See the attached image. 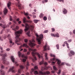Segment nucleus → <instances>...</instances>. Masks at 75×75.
Listing matches in <instances>:
<instances>
[{"mask_svg": "<svg viewBox=\"0 0 75 75\" xmlns=\"http://www.w3.org/2000/svg\"><path fill=\"white\" fill-rule=\"evenodd\" d=\"M14 67H12L9 69V72H10V71H11L12 72L14 73V70H13V69H14Z\"/></svg>", "mask_w": 75, "mask_h": 75, "instance_id": "17", "label": "nucleus"}, {"mask_svg": "<svg viewBox=\"0 0 75 75\" xmlns=\"http://www.w3.org/2000/svg\"><path fill=\"white\" fill-rule=\"evenodd\" d=\"M29 67V63H27V64L26 65V69H28Z\"/></svg>", "mask_w": 75, "mask_h": 75, "instance_id": "28", "label": "nucleus"}, {"mask_svg": "<svg viewBox=\"0 0 75 75\" xmlns=\"http://www.w3.org/2000/svg\"><path fill=\"white\" fill-rule=\"evenodd\" d=\"M66 45L67 46V47L68 48H69V44L67 43L66 44Z\"/></svg>", "mask_w": 75, "mask_h": 75, "instance_id": "35", "label": "nucleus"}, {"mask_svg": "<svg viewBox=\"0 0 75 75\" xmlns=\"http://www.w3.org/2000/svg\"><path fill=\"white\" fill-rule=\"evenodd\" d=\"M30 31H29L27 33V34L28 36H30V35H29V34H30Z\"/></svg>", "mask_w": 75, "mask_h": 75, "instance_id": "50", "label": "nucleus"}, {"mask_svg": "<svg viewBox=\"0 0 75 75\" xmlns=\"http://www.w3.org/2000/svg\"><path fill=\"white\" fill-rule=\"evenodd\" d=\"M33 21L35 23H38V20H34Z\"/></svg>", "mask_w": 75, "mask_h": 75, "instance_id": "31", "label": "nucleus"}, {"mask_svg": "<svg viewBox=\"0 0 75 75\" xmlns=\"http://www.w3.org/2000/svg\"><path fill=\"white\" fill-rule=\"evenodd\" d=\"M18 72L19 74H21V69H19L18 70Z\"/></svg>", "mask_w": 75, "mask_h": 75, "instance_id": "47", "label": "nucleus"}, {"mask_svg": "<svg viewBox=\"0 0 75 75\" xmlns=\"http://www.w3.org/2000/svg\"><path fill=\"white\" fill-rule=\"evenodd\" d=\"M43 19H44V21H46V20H47V17L46 16H44L43 17Z\"/></svg>", "mask_w": 75, "mask_h": 75, "instance_id": "33", "label": "nucleus"}, {"mask_svg": "<svg viewBox=\"0 0 75 75\" xmlns=\"http://www.w3.org/2000/svg\"><path fill=\"white\" fill-rule=\"evenodd\" d=\"M9 19L10 21H12V20H13V19H12V17L11 16H9Z\"/></svg>", "mask_w": 75, "mask_h": 75, "instance_id": "37", "label": "nucleus"}, {"mask_svg": "<svg viewBox=\"0 0 75 75\" xmlns=\"http://www.w3.org/2000/svg\"><path fill=\"white\" fill-rule=\"evenodd\" d=\"M38 69V67L37 66H35L34 67V69H31V71H32V72H33L34 71L35 69H35Z\"/></svg>", "mask_w": 75, "mask_h": 75, "instance_id": "19", "label": "nucleus"}, {"mask_svg": "<svg viewBox=\"0 0 75 75\" xmlns=\"http://www.w3.org/2000/svg\"><path fill=\"white\" fill-rule=\"evenodd\" d=\"M66 65H67V66H69V67H70L71 65L68 64V63H66Z\"/></svg>", "mask_w": 75, "mask_h": 75, "instance_id": "48", "label": "nucleus"}, {"mask_svg": "<svg viewBox=\"0 0 75 75\" xmlns=\"http://www.w3.org/2000/svg\"><path fill=\"white\" fill-rule=\"evenodd\" d=\"M36 40L38 41V44H41V41H42V39L43 38V35L41 34L40 35L36 34Z\"/></svg>", "mask_w": 75, "mask_h": 75, "instance_id": "4", "label": "nucleus"}, {"mask_svg": "<svg viewBox=\"0 0 75 75\" xmlns=\"http://www.w3.org/2000/svg\"><path fill=\"white\" fill-rule=\"evenodd\" d=\"M6 56L7 54H5L4 55V56L2 58V60L3 61V63L4 64H5L7 65H8V64H9V62H7L6 61Z\"/></svg>", "mask_w": 75, "mask_h": 75, "instance_id": "6", "label": "nucleus"}, {"mask_svg": "<svg viewBox=\"0 0 75 75\" xmlns=\"http://www.w3.org/2000/svg\"><path fill=\"white\" fill-rule=\"evenodd\" d=\"M16 1H17V3H16V5L19 8V9H21V3H20V0H16Z\"/></svg>", "mask_w": 75, "mask_h": 75, "instance_id": "9", "label": "nucleus"}, {"mask_svg": "<svg viewBox=\"0 0 75 75\" xmlns=\"http://www.w3.org/2000/svg\"><path fill=\"white\" fill-rule=\"evenodd\" d=\"M0 26L1 27L3 28H6L7 27V25L6 24H3L2 23H0Z\"/></svg>", "mask_w": 75, "mask_h": 75, "instance_id": "14", "label": "nucleus"}, {"mask_svg": "<svg viewBox=\"0 0 75 75\" xmlns=\"http://www.w3.org/2000/svg\"><path fill=\"white\" fill-rule=\"evenodd\" d=\"M67 41H65V42H64V44H67Z\"/></svg>", "mask_w": 75, "mask_h": 75, "instance_id": "60", "label": "nucleus"}, {"mask_svg": "<svg viewBox=\"0 0 75 75\" xmlns=\"http://www.w3.org/2000/svg\"><path fill=\"white\" fill-rule=\"evenodd\" d=\"M12 29L13 30H14V31H16V30L18 29V26H16V28H12Z\"/></svg>", "mask_w": 75, "mask_h": 75, "instance_id": "25", "label": "nucleus"}, {"mask_svg": "<svg viewBox=\"0 0 75 75\" xmlns=\"http://www.w3.org/2000/svg\"><path fill=\"white\" fill-rule=\"evenodd\" d=\"M53 69L55 71H57V70H58V69H57V67H55V66H54L53 67Z\"/></svg>", "mask_w": 75, "mask_h": 75, "instance_id": "29", "label": "nucleus"}, {"mask_svg": "<svg viewBox=\"0 0 75 75\" xmlns=\"http://www.w3.org/2000/svg\"><path fill=\"white\" fill-rule=\"evenodd\" d=\"M14 43H12V45L10 44V47H12V46H13V45H14Z\"/></svg>", "mask_w": 75, "mask_h": 75, "instance_id": "40", "label": "nucleus"}, {"mask_svg": "<svg viewBox=\"0 0 75 75\" xmlns=\"http://www.w3.org/2000/svg\"><path fill=\"white\" fill-rule=\"evenodd\" d=\"M20 67L21 68V69H24V67L22 65L20 66Z\"/></svg>", "mask_w": 75, "mask_h": 75, "instance_id": "45", "label": "nucleus"}, {"mask_svg": "<svg viewBox=\"0 0 75 75\" xmlns=\"http://www.w3.org/2000/svg\"><path fill=\"white\" fill-rule=\"evenodd\" d=\"M24 14L25 15V16H28V13L27 12L26 13H25V12H24Z\"/></svg>", "mask_w": 75, "mask_h": 75, "instance_id": "39", "label": "nucleus"}, {"mask_svg": "<svg viewBox=\"0 0 75 75\" xmlns=\"http://www.w3.org/2000/svg\"><path fill=\"white\" fill-rule=\"evenodd\" d=\"M48 19L49 20H51V16L50 15H49L48 17Z\"/></svg>", "mask_w": 75, "mask_h": 75, "instance_id": "36", "label": "nucleus"}, {"mask_svg": "<svg viewBox=\"0 0 75 75\" xmlns=\"http://www.w3.org/2000/svg\"><path fill=\"white\" fill-rule=\"evenodd\" d=\"M50 56L52 57H55V55L52 54H50Z\"/></svg>", "mask_w": 75, "mask_h": 75, "instance_id": "42", "label": "nucleus"}, {"mask_svg": "<svg viewBox=\"0 0 75 75\" xmlns=\"http://www.w3.org/2000/svg\"><path fill=\"white\" fill-rule=\"evenodd\" d=\"M67 12L68 11H67V10L65 8H64L63 9V14H66L67 13Z\"/></svg>", "mask_w": 75, "mask_h": 75, "instance_id": "16", "label": "nucleus"}, {"mask_svg": "<svg viewBox=\"0 0 75 75\" xmlns=\"http://www.w3.org/2000/svg\"><path fill=\"white\" fill-rule=\"evenodd\" d=\"M36 14V13L34 12H33L32 13V14H33V15H34L35 14Z\"/></svg>", "mask_w": 75, "mask_h": 75, "instance_id": "58", "label": "nucleus"}, {"mask_svg": "<svg viewBox=\"0 0 75 75\" xmlns=\"http://www.w3.org/2000/svg\"><path fill=\"white\" fill-rule=\"evenodd\" d=\"M11 5V2H9L7 4V7L10 10L11 8H10V5Z\"/></svg>", "mask_w": 75, "mask_h": 75, "instance_id": "18", "label": "nucleus"}, {"mask_svg": "<svg viewBox=\"0 0 75 75\" xmlns=\"http://www.w3.org/2000/svg\"><path fill=\"white\" fill-rule=\"evenodd\" d=\"M11 59L13 62V63H15V64L16 66H17V67L18 66V64L17 63V62H15V61H14V59H15L14 58V57L13 56H12L11 57Z\"/></svg>", "mask_w": 75, "mask_h": 75, "instance_id": "11", "label": "nucleus"}, {"mask_svg": "<svg viewBox=\"0 0 75 75\" xmlns=\"http://www.w3.org/2000/svg\"><path fill=\"white\" fill-rule=\"evenodd\" d=\"M48 0H45V3H47L48 2Z\"/></svg>", "mask_w": 75, "mask_h": 75, "instance_id": "63", "label": "nucleus"}, {"mask_svg": "<svg viewBox=\"0 0 75 75\" xmlns=\"http://www.w3.org/2000/svg\"><path fill=\"white\" fill-rule=\"evenodd\" d=\"M28 50L29 52H28L27 53V55H30V52H31V51H32V54L33 57H34L35 60H36L37 59V58H36V57H35V55H37V56H38V57L39 58H41V57L42 58V56L40 55L39 53L36 52V51H37V50L36 49H32L29 48Z\"/></svg>", "mask_w": 75, "mask_h": 75, "instance_id": "2", "label": "nucleus"}, {"mask_svg": "<svg viewBox=\"0 0 75 75\" xmlns=\"http://www.w3.org/2000/svg\"><path fill=\"white\" fill-rule=\"evenodd\" d=\"M26 18H24L23 21V23H24L25 24V25H24L22 24V25L23 27H24L25 26V29L24 30L25 32H27L28 30H29V29L30 28V30H31V31H33L34 30V26L33 25H28V23H31L32 22V21H26Z\"/></svg>", "mask_w": 75, "mask_h": 75, "instance_id": "1", "label": "nucleus"}, {"mask_svg": "<svg viewBox=\"0 0 75 75\" xmlns=\"http://www.w3.org/2000/svg\"><path fill=\"white\" fill-rule=\"evenodd\" d=\"M39 72L40 75H46L47 74H50V71H47L46 72L45 71L43 72L41 71H39Z\"/></svg>", "mask_w": 75, "mask_h": 75, "instance_id": "8", "label": "nucleus"}, {"mask_svg": "<svg viewBox=\"0 0 75 75\" xmlns=\"http://www.w3.org/2000/svg\"><path fill=\"white\" fill-rule=\"evenodd\" d=\"M69 34H70V35H72V32H71V31L70 32Z\"/></svg>", "mask_w": 75, "mask_h": 75, "instance_id": "57", "label": "nucleus"}, {"mask_svg": "<svg viewBox=\"0 0 75 75\" xmlns=\"http://www.w3.org/2000/svg\"><path fill=\"white\" fill-rule=\"evenodd\" d=\"M44 64L45 65H47V62H45L44 63V62L43 60L39 64L40 65H41V64Z\"/></svg>", "mask_w": 75, "mask_h": 75, "instance_id": "15", "label": "nucleus"}, {"mask_svg": "<svg viewBox=\"0 0 75 75\" xmlns=\"http://www.w3.org/2000/svg\"><path fill=\"white\" fill-rule=\"evenodd\" d=\"M29 45L30 46V47H33L35 45V44L33 43V42H35V40L34 39H33L32 41L29 40Z\"/></svg>", "mask_w": 75, "mask_h": 75, "instance_id": "7", "label": "nucleus"}, {"mask_svg": "<svg viewBox=\"0 0 75 75\" xmlns=\"http://www.w3.org/2000/svg\"><path fill=\"white\" fill-rule=\"evenodd\" d=\"M2 52H3V51H1V53H0V56H3L2 58H3V56H4V54H1V53H2Z\"/></svg>", "mask_w": 75, "mask_h": 75, "instance_id": "27", "label": "nucleus"}, {"mask_svg": "<svg viewBox=\"0 0 75 75\" xmlns=\"http://www.w3.org/2000/svg\"><path fill=\"white\" fill-rule=\"evenodd\" d=\"M51 36H52V37H55V35L53 33H51Z\"/></svg>", "mask_w": 75, "mask_h": 75, "instance_id": "41", "label": "nucleus"}, {"mask_svg": "<svg viewBox=\"0 0 75 75\" xmlns=\"http://www.w3.org/2000/svg\"><path fill=\"white\" fill-rule=\"evenodd\" d=\"M23 47H25L26 48H28L29 47H28V46L27 45V44H24L23 45Z\"/></svg>", "mask_w": 75, "mask_h": 75, "instance_id": "23", "label": "nucleus"}, {"mask_svg": "<svg viewBox=\"0 0 75 75\" xmlns=\"http://www.w3.org/2000/svg\"><path fill=\"white\" fill-rule=\"evenodd\" d=\"M70 53L72 55H75V52H74L72 50L70 51Z\"/></svg>", "mask_w": 75, "mask_h": 75, "instance_id": "24", "label": "nucleus"}, {"mask_svg": "<svg viewBox=\"0 0 75 75\" xmlns=\"http://www.w3.org/2000/svg\"><path fill=\"white\" fill-rule=\"evenodd\" d=\"M34 74L35 75H36V74H38V71H35L34 72Z\"/></svg>", "mask_w": 75, "mask_h": 75, "instance_id": "32", "label": "nucleus"}, {"mask_svg": "<svg viewBox=\"0 0 75 75\" xmlns=\"http://www.w3.org/2000/svg\"><path fill=\"white\" fill-rule=\"evenodd\" d=\"M0 71L1 72V74L2 75H4L5 74V73L4 71L2 69H1L0 70Z\"/></svg>", "mask_w": 75, "mask_h": 75, "instance_id": "20", "label": "nucleus"}, {"mask_svg": "<svg viewBox=\"0 0 75 75\" xmlns=\"http://www.w3.org/2000/svg\"><path fill=\"white\" fill-rule=\"evenodd\" d=\"M1 69H4V66H3V65H2L1 66Z\"/></svg>", "mask_w": 75, "mask_h": 75, "instance_id": "59", "label": "nucleus"}, {"mask_svg": "<svg viewBox=\"0 0 75 75\" xmlns=\"http://www.w3.org/2000/svg\"><path fill=\"white\" fill-rule=\"evenodd\" d=\"M52 32H54L55 31V29L54 28H52Z\"/></svg>", "mask_w": 75, "mask_h": 75, "instance_id": "49", "label": "nucleus"}, {"mask_svg": "<svg viewBox=\"0 0 75 75\" xmlns=\"http://www.w3.org/2000/svg\"><path fill=\"white\" fill-rule=\"evenodd\" d=\"M45 59L46 60H48V57H47V55H48V54L47 53H45Z\"/></svg>", "mask_w": 75, "mask_h": 75, "instance_id": "22", "label": "nucleus"}, {"mask_svg": "<svg viewBox=\"0 0 75 75\" xmlns=\"http://www.w3.org/2000/svg\"><path fill=\"white\" fill-rule=\"evenodd\" d=\"M20 20V19H19V18H18L16 19V21H18Z\"/></svg>", "mask_w": 75, "mask_h": 75, "instance_id": "61", "label": "nucleus"}, {"mask_svg": "<svg viewBox=\"0 0 75 75\" xmlns=\"http://www.w3.org/2000/svg\"><path fill=\"white\" fill-rule=\"evenodd\" d=\"M4 14H6L7 13V9L6 8H5L4 9Z\"/></svg>", "mask_w": 75, "mask_h": 75, "instance_id": "21", "label": "nucleus"}, {"mask_svg": "<svg viewBox=\"0 0 75 75\" xmlns=\"http://www.w3.org/2000/svg\"><path fill=\"white\" fill-rule=\"evenodd\" d=\"M48 30H45L44 33H48Z\"/></svg>", "mask_w": 75, "mask_h": 75, "instance_id": "44", "label": "nucleus"}, {"mask_svg": "<svg viewBox=\"0 0 75 75\" xmlns=\"http://www.w3.org/2000/svg\"><path fill=\"white\" fill-rule=\"evenodd\" d=\"M24 41L25 42H28V40L27 39H25Z\"/></svg>", "mask_w": 75, "mask_h": 75, "instance_id": "38", "label": "nucleus"}, {"mask_svg": "<svg viewBox=\"0 0 75 75\" xmlns=\"http://www.w3.org/2000/svg\"><path fill=\"white\" fill-rule=\"evenodd\" d=\"M7 37L8 38L10 44H13V41H12V39L11 38V37H10V35H8L7 36Z\"/></svg>", "mask_w": 75, "mask_h": 75, "instance_id": "13", "label": "nucleus"}, {"mask_svg": "<svg viewBox=\"0 0 75 75\" xmlns=\"http://www.w3.org/2000/svg\"><path fill=\"white\" fill-rule=\"evenodd\" d=\"M0 40L1 41H3V39H1L0 36Z\"/></svg>", "mask_w": 75, "mask_h": 75, "instance_id": "54", "label": "nucleus"}, {"mask_svg": "<svg viewBox=\"0 0 75 75\" xmlns=\"http://www.w3.org/2000/svg\"><path fill=\"white\" fill-rule=\"evenodd\" d=\"M22 33H23V30L21 29L17 31H15V35H16L15 43H17L18 45H20V44L18 43L20 42V41L21 40V39L19 38V37L20 35V34H22Z\"/></svg>", "mask_w": 75, "mask_h": 75, "instance_id": "3", "label": "nucleus"}, {"mask_svg": "<svg viewBox=\"0 0 75 75\" xmlns=\"http://www.w3.org/2000/svg\"><path fill=\"white\" fill-rule=\"evenodd\" d=\"M71 41H72V40L71 39L69 40H68V42H71Z\"/></svg>", "mask_w": 75, "mask_h": 75, "instance_id": "51", "label": "nucleus"}, {"mask_svg": "<svg viewBox=\"0 0 75 75\" xmlns=\"http://www.w3.org/2000/svg\"><path fill=\"white\" fill-rule=\"evenodd\" d=\"M56 61H57V63L58 64V65H59V66H61V65H64V62H62L61 64V60H60L58 59H56Z\"/></svg>", "mask_w": 75, "mask_h": 75, "instance_id": "10", "label": "nucleus"}, {"mask_svg": "<svg viewBox=\"0 0 75 75\" xmlns=\"http://www.w3.org/2000/svg\"><path fill=\"white\" fill-rule=\"evenodd\" d=\"M3 30H1V33H0V34H2V33H3Z\"/></svg>", "mask_w": 75, "mask_h": 75, "instance_id": "62", "label": "nucleus"}, {"mask_svg": "<svg viewBox=\"0 0 75 75\" xmlns=\"http://www.w3.org/2000/svg\"><path fill=\"white\" fill-rule=\"evenodd\" d=\"M59 1H60V2H61L62 1V2H63V3H64V0H59Z\"/></svg>", "mask_w": 75, "mask_h": 75, "instance_id": "52", "label": "nucleus"}, {"mask_svg": "<svg viewBox=\"0 0 75 75\" xmlns=\"http://www.w3.org/2000/svg\"><path fill=\"white\" fill-rule=\"evenodd\" d=\"M69 57H72V55L70 54H69Z\"/></svg>", "mask_w": 75, "mask_h": 75, "instance_id": "56", "label": "nucleus"}, {"mask_svg": "<svg viewBox=\"0 0 75 75\" xmlns=\"http://www.w3.org/2000/svg\"><path fill=\"white\" fill-rule=\"evenodd\" d=\"M43 16H44V15H43V14L41 13V14L39 16H40V18L43 17Z\"/></svg>", "mask_w": 75, "mask_h": 75, "instance_id": "34", "label": "nucleus"}, {"mask_svg": "<svg viewBox=\"0 0 75 75\" xmlns=\"http://www.w3.org/2000/svg\"><path fill=\"white\" fill-rule=\"evenodd\" d=\"M55 37H57V38H59V34L57 33L55 34Z\"/></svg>", "mask_w": 75, "mask_h": 75, "instance_id": "26", "label": "nucleus"}, {"mask_svg": "<svg viewBox=\"0 0 75 75\" xmlns=\"http://www.w3.org/2000/svg\"><path fill=\"white\" fill-rule=\"evenodd\" d=\"M55 57H54L53 59H51V61H55Z\"/></svg>", "mask_w": 75, "mask_h": 75, "instance_id": "43", "label": "nucleus"}, {"mask_svg": "<svg viewBox=\"0 0 75 75\" xmlns=\"http://www.w3.org/2000/svg\"><path fill=\"white\" fill-rule=\"evenodd\" d=\"M32 6V4H29V6L30 7H31Z\"/></svg>", "mask_w": 75, "mask_h": 75, "instance_id": "64", "label": "nucleus"}, {"mask_svg": "<svg viewBox=\"0 0 75 75\" xmlns=\"http://www.w3.org/2000/svg\"><path fill=\"white\" fill-rule=\"evenodd\" d=\"M56 47H57V49L58 50H59V44H57L56 45Z\"/></svg>", "mask_w": 75, "mask_h": 75, "instance_id": "30", "label": "nucleus"}, {"mask_svg": "<svg viewBox=\"0 0 75 75\" xmlns=\"http://www.w3.org/2000/svg\"><path fill=\"white\" fill-rule=\"evenodd\" d=\"M18 56L19 57H21L22 58H23L24 59H23V62H25V61H26V59H27V57L24 56L23 55H22L20 53V52L19 51L18 52Z\"/></svg>", "mask_w": 75, "mask_h": 75, "instance_id": "5", "label": "nucleus"}, {"mask_svg": "<svg viewBox=\"0 0 75 75\" xmlns=\"http://www.w3.org/2000/svg\"><path fill=\"white\" fill-rule=\"evenodd\" d=\"M33 18H36V17H37V16H36L35 15H33Z\"/></svg>", "mask_w": 75, "mask_h": 75, "instance_id": "46", "label": "nucleus"}, {"mask_svg": "<svg viewBox=\"0 0 75 75\" xmlns=\"http://www.w3.org/2000/svg\"><path fill=\"white\" fill-rule=\"evenodd\" d=\"M10 50V48H7L6 49V51H9Z\"/></svg>", "mask_w": 75, "mask_h": 75, "instance_id": "53", "label": "nucleus"}, {"mask_svg": "<svg viewBox=\"0 0 75 75\" xmlns=\"http://www.w3.org/2000/svg\"><path fill=\"white\" fill-rule=\"evenodd\" d=\"M26 51H27V49H24L23 50V52H26Z\"/></svg>", "mask_w": 75, "mask_h": 75, "instance_id": "55", "label": "nucleus"}, {"mask_svg": "<svg viewBox=\"0 0 75 75\" xmlns=\"http://www.w3.org/2000/svg\"><path fill=\"white\" fill-rule=\"evenodd\" d=\"M50 47H49V46H48V45H47V42H46L45 44V45L44 47V48L45 51H47V50H50L49 49Z\"/></svg>", "mask_w": 75, "mask_h": 75, "instance_id": "12", "label": "nucleus"}]
</instances>
